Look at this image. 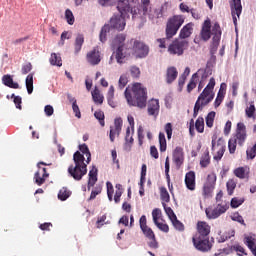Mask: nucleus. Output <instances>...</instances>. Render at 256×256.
<instances>
[{"mask_svg":"<svg viewBox=\"0 0 256 256\" xmlns=\"http://www.w3.org/2000/svg\"><path fill=\"white\" fill-rule=\"evenodd\" d=\"M139 5V0H118L117 1V9L120 15H114L110 18L109 23L105 24L100 31V41L101 43H105L107 41V34L111 29H115L116 31H125V27L127 22L125 21L126 17H129V13L131 15H135L137 10L135 7Z\"/></svg>","mask_w":256,"mask_h":256,"instance_id":"1","label":"nucleus"},{"mask_svg":"<svg viewBox=\"0 0 256 256\" xmlns=\"http://www.w3.org/2000/svg\"><path fill=\"white\" fill-rule=\"evenodd\" d=\"M79 150L81 152L76 151L73 155L74 165L68 167V174L74 181H81L87 175V165L91 163V152L87 144L79 145Z\"/></svg>","mask_w":256,"mask_h":256,"instance_id":"2","label":"nucleus"},{"mask_svg":"<svg viewBox=\"0 0 256 256\" xmlns=\"http://www.w3.org/2000/svg\"><path fill=\"white\" fill-rule=\"evenodd\" d=\"M211 35H213L211 51L212 53H215V51H217V49L219 48V43H221V26L219 25V23H215L211 29V20L207 19L202 25V29L200 31V38L202 39V41L206 42L211 39Z\"/></svg>","mask_w":256,"mask_h":256,"instance_id":"3","label":"nucleus"},{"mask_svg":"<svg viewBox=\"0 0 256 256\" xmlns=\"http://www.w3.org/2000/svg\"><path fill=\"white\" fill-rule=\"evenodd\" d=\"M132 93L134 97L131 95L129 88L125 89L124 95L130 107H139L140 109L147 107V89L143 88L141 83H135L133 85Z\"/></svg>","mask_w":256,"mask_h":256,"instance_id":"4","label":"nucleus"},{"mask_svg":"<svg viewBox=\"0 0 256 256\" xmlns=\"http://www.w3.org/2000/svg\"><path fill=\"white\" fill-rule=\"evenodd\" d=\"M215 85V78H210L209 83L200 93L195 104L199 107H202V109H204V107H207V105H209V103H211V101L215 99Z\"/></svg>","mask_w":256,"mask_h":256,"instance_id":"5","label":"nucleus"},{"mask_svg":"<svg viewBox=\"0 0 256 256\" xmlns=\"http://www.w3.org/2000/svg\"><path fill=\"white\" fill-rule=\"evenodd\" d=\"M185 23V17L183 15H174L170 17L166 23V37L167 39H173L177 35V31L181 29V26Z\"/></svg>","mask_w":256,"mask_h":256,"instance_id":"6","label":"nucleus"},{"mask_svg":"<svg viewBox=\"0 0 256 256\" xmlns=\"http://www.w3.org/2000/svg\"><path fill=\"white\" fill-rule=\"evenodd\" d=\"M127 39V35L125 34H118L115 36L112 47L116 49L115 51V59L117 63L120 65L124 63L125 57L127 54L125 53V40Z\"/></svg>","mask_w":256,"mask_h":256,"instance_id":"7","label":"nucleus"},{"mask_svg":"<svg viewBox=\"0 0 256 256\" xmlns=\"http://www.w3.org/2000/svg\"><path fill=\"white\" fill-rule=\"evenodd\" d=\"M188 48H189V41L175 39L168 46V53L170 55H177L178 57H181V55H183V53H185V50H187Z\"/></svg>","mask_w":256,"mask_h":256,"instance_id":"8","label":"nucleus"},{"mask_svg":"<svg viewBox=\"0 0 256 256\" xmlns=\"http://www.w3.org/2000/svg\"><path fill=\"white\" fill-rule=\"evenodd\" d=\"M192 242L195 249H197V251H201L202 253H207L213 248V242H210L209 237L193 236Z\"/></svg>","mask_w":256,"mask_h":256,"instance_id":"9","label":"nucleus"},{"mask_svg":"<svg viewBox=\"0 0 256 256\" xmlns=\"http://www.w3.org/2000/svg\"><path fill=\"white\" fill-rule=\"evenodd\" d=\"M41 165L46 166V165H51V164H47L43 161L38 162V164H37L38 171L34 174V182L39 187H41V185H43L45 183V181L47 180V178L49 177V173H47V168H41Z\"/></svg>","mask_w":256,"mask_h":256,"instance_id":"10","label":"nucleus"},{"mask_svg":"<svg viewBox=\"0 0 256 256\" xmlns=\"http://www.w3.org/2000/svg\"><path fill=\"white\" fill-rule=\"evenodd\" d=\"M227 209H229V206L227 204H218L217 207H215L214 209L206 208L205 213L209 219H217L221 217L223 213H226Z\"/></svg>","mask_w":256,"mask_h":256,"instance_id":"11","label":"nucleus"},{"mask_svg":"<svg viewBox=\"0 0 256 256\" xmlns=\"http://www.w3.org/2000/svg\"><path fill=\"white\" fill-rule=\"evenodd\" d=\"M133 50L136 57H139L140 59L149 55V46L139 40L134 41Z\"/></svg>","mask_w":256,"mask_h":256,"instance_id":"12","label":"nucleus"},{"mask_svg":"<svg viewBox=\"0 0 256 256\" xmlns=\"http://www.w3.org/2000/svg\"><path fill=\"white\" fill-rule=\"evenodd\" d=\"M232 139H236L238 141V145L243 146L247 139V127L243 122H239L237 124L236 135L232 137Z\"/></svg>","mask_w":256,"mask_h":256,"instance_id":"13","label":"nucleus"},{"mask_svg":"<svg viewBox=\"0 0 256 256\" xmlns=\"http://www.w3.org/2000/svg\"><path fill=\"white\" fill-rule=\"evenodd\" d=\"M142 233L145 235V238L149 240L148 245L151 249H158L159 242H157V238L155 237V232L149 226L142 229Z\"/></svg>","mask_w":256,"mask_h":256,"instance_id":"14","label":"nucleus"},{"mask_svg":"<svg viewBox=\"0 0 256 256\" xmlns=\"http://www.w3.org/2000/svg\"><path fill=\"white\" fill-rule=\"evenodd\" d=\"M123 127V119L121 118H116L114 120V127L111 126L110 127V141L111 143L115 142V137H119V135H121V129Z\"/></svg>","mask_w":256,"mask_h":256,"instance_id":"15","label":"nucleus"},{"mask_svg":"<svg viewBox=\"0 0 256 256\" xmlns=\"http://www.w3.org/2000/svg\"><path fill=\"white\" fill-rule=\"evenodd\" d=\"M194 237H209L211 226L205 221H198Z\"/></svg>","mask_w":256,"mask_h":256,"instance_id":"16","label":"nucleus"},{"mask_svg":"<svg viewBox=\"0 0 256 256\" xmlns=\"http://www.w3.org/2000/svg\"><path fill=\"white\" fill-rule=\"evenodd\" d=\"M136 13L132 14L133 17L135 15H150L151 14V1L150 0H142V4L140 5L139 8V0H138V5L135 7Z\"/></svg>","mask_w":256,"mask_h":256,"instance_id":"17","label":"nucleus"},{"mask_svg":"<svg viewBox=\"0 0 256 256\" xmlns=\"http://www.w3.org/2000/svg\"><path fill=\"white\" fill-rule=\"evenodd\" d=\"M231 4V13L234 25H237V17H241V13L243 11V6L241 5V0H232Z\"/></svg>","mask_w":256,"mask_h":256,"instance_id":"18","label":"nucleus"},{"mask_svg":"<svg viewBox=\"0 0 256 256\" xmlns=\"http://www.w3.org/2000/svg\"><path fill=\"white\" fill-rule=\"evenodd\" d=\"M86 61L93 66L99 65V63H101V52H99V49L94 48L88 52L86 55Z\"/></svg>","mask_w":256,"mask_h":256,"instance_id":"19","label":"nucleus"},{"mask_svg":"<svg viewBox=\"0 0 256 256\" xmlns=\"http://www.w3.org/2000/svg\"><path fill=\"white\" fill-rule=\"evenodd\" d=\"M160 109L161 106L159 105V99H151L150 101H148V115L157 118L159 116Z\"/></svg>","mask_w":256,"mask_h":256,"instance_id":"20","label":"nucleus"},{"mask_svg":"<svg viewBox=\"0 0 256 256\" xmlns=\"http://www.w3.org/2000/svg\"><path fill=\"white\" fill-rule=\"evenodd\" d=\"M173 161L176 167H180L183 165V161H185V153L183 152L182 147H176L173 151Z\"/></svg>","mask_w":256,"mask_h":256,"instance_id":"21","label":"nucleus"},{"mask_svg":"<svg viewBox=\"0 0 256 256\" xmlns=\"http://www.w3.org/2000/svg\"><path fill=\"white\" fill-rule=\"evenodd\" d=\"M185 185L189 191H195L196 183H195V172L189 171L185 175Z\"/></svg>","mask_w":256,"mask_h":256,"instance_id":"22","label":"nucleus"},{"mask_svg":"<svg viewBox=\"0 0 256 256\" xmlns=\"http://www.w3.org/2000/svg\"><path fill=\"white\" fill-rule=\"evenodd\" d=\"M179 72L175 66H170L166 70V83L171 85L175 79H177Z\"/></svg>","mask_w":256,"mask_h":256,"instance_id":"23","label":"nucleus"},{"mask_svg":"<svg viewBox=\"0 0 256 256\" xmlns=\"http://www.w3.org/2000/svg\"><path fill=\"white\" fill-rule=\"evenodd\" d=\"M217 149V153L214 155V161H221L223 159V155H225V146L221 144H217L215 146V140H212V151Z\"/></svg>","mask_w":256,"mask_h":256,"instance_id":"24","label":"nucleus"},{"mask_svg":"<svg viewBox=\"0 0 256 256\" xmlns=\"http://www.w3.org/2000/svg\"><path fill=\"white\" fill-rule=\"evenodd\" d=\"M244 245L248 247L251 251L252 255L256 256V238L253 236H245L244 237Z\"/></svg>","mask_w":256,"mask_h":256,"instance_id":"25","label":"nucleus"},{"mask_svg":"<svg viewBox=\"0 0 256 256\" xmlns=\"http://www.w3.org/2000/svg\"><path fill=\"white\" fill-rule=\"evenodd\" d=\"M193 34V23H188L180 30V40L187 39Z\"/></svg>","mask_w":256,"mask_h":256,"instance_id":"26","label":"nucleus"},{"mask_svg":"<svg viewBox=\"0 0 256 256\" xmlns=\"http://www.w3.org/2000/svg\"><path fill=\"white\" fill-rule=\"evenodd\" d=\"M2 83L10 89H19V83L13 81V76L6 74L2 77Z\"/></svg>","mask_w":256,"mask_h":256,"instance_id":"27","label":"nucleus"},{"mask_svg":"<svg viewBox=\"0 0 256 256\" xmlns=\"http://www.w3.org/2000/svg\"><path fill=\"white\" fill-rule=\"evenodd\" d=\"M209 75H211L209 70L200 68L196 73L193 74V77L196 78V80L203 81L205 83Z\"/></svg>","mask_w":256,"mask_h":256,"instance_id":"28","label":"nucleus"},{"mask_svg":"<svg viewBox=\"0 0 256 256\" xmlns=\"http://www.w3.org/2000/svg\"><path fill=\"white\" fill-rule=\"evenodd\" d=\"M88 185H87V188H88V191H91V187H95V183H97V168L96 167H93V169H91L89 171V174H88Z\"/></svg>","mask_w":256,"mask_h":256,"instance_id":"29","label":"nucleus"},{"mask_svg":"<svg viewBox=\"0 0 256 256\" xmlns=\"http://www.w3.org/2000/svg\"><path fill=\"white\" fill-rule=\"evenodd\" d=\"M92 99L96 105H103V101H105V97H103V94L97 88L92 91Z\"/></svg>","mask_w":256,"mask_h":256,"instance_id":"30","label":"nucleus"},{"mask_svg":"<svg viewBox=\"0 0 256 256\" xmlns=\"http://www.w3.org/2000/svg\"><path fill=\"white\" fill-rule=\"evenodd\" d=\"M211 163V156L209 155V149H206L200 158V167H209Z\"/></svg>","mask_w":256,"mask_h":256,"instance_id":"31","label":"nucleus"},{"mask_svg":"<svg viewBox=\"0 0 256 256\" xmlns=\"http://www.w3.org/2000/svg\"><path fill=\"white\" fill-rule=\"evenodd\" d=\"M83 43H85V37L83 36V34H78L74 43V49L76 54L81 51Z\"/></svg>","mask_w":256,"mask_h":256,"instance_id":"32","label":"nucleus"},{"mask_svg":"<svg viewBox=\"0 0 256 256\" xmlns=\"http://www.w3.org/2000/svg\"><path fill=\"white\" fill-rule=\"evenodd\" d=\"M50 65L62 67L63 60H61V56L57 55V53H52L50 57Z\"/></svg>","mask_w":256,"mask_h":256,"instance_id":"33","label":"nucleus"},{"mask_svg":"<svg viewBox=\"0 0 256 256\" xmlns=\"http://www.w3.org/2000/svg\"><path fill=\"white\" fill-rule=\"evenodd\" d=\"M195 129L198 133H203L205 131V119L199 116L195 122Z\"/></svg>","mask_w":256,"mask_h":256,"instance_id":"34","label":"nucleus"},{"mask_svg":"<svg viewBox=\"0 0 256 256\" xmlns=\"http://www.w3.org/2000/svg\"><path fill=\"white\" fill-rule=\"evenodd\" d=\"M159 145L161 153H165L167 151V139L165 138V133H159Z\"/></svg>","mask_w":256,"mask_h":256,"instance_id":"35","label":"nucleus"},{"mask_svg":"<svg viewBox=\"0 0 256 256\" xmlns=\"http://www.w3.org/2000/svg\"><path fill=\"white\" fill-rule=\"evenodd\" d=\"M69 197H71V191H69L65 187L60 189V191L58 193V199H60V201H67V199H69Z\"/></svg>","mask_w":256,"mask_h":256,"instance_id":"36","label":"nucleus"},{"mask_svg":"<svg viewBox=\"0 0 256 256\" xmlns=\"http://www.w3.org/2000/svg\"><path fill=\"white\" fill-rule=\"evenodd\" d=\"M231 251H235L238 256H247V250L240 244H234L231 246Z\"/></svg>","mask_w":256,"mask_h":256,"instance_id":"37","label":"nucleus"},{"mask_svg":"<svg viewBox=\"0 0 256 256\" xmlns=\"http://www.w3.org/2000/svg\"><path fill=\"white\" fill-rule=\"evenodd\" d=\"M160 198L163 203H169L171 201V196H169V192L167 191V188L161 187L160 188Z\"/></svg>","mask_w":256,"mask_h":256,"instance_id":"38","label":"nucleus"},{"mask_svg":"<svg viewBox=\"0 0 256 256\" xmlns=\"http://www.w3.org/2000/svg\"><path fill=\"white\" fill-rule=\"evenodd\" d=\"M103 191L102 185H97L90 194V197L88 198V201H93V199L97 198V195H101V192Z\"/></svg>","mask_w":256,"mask_h":256,"instance_id":"39","label":"nucleus"},{"mask_svg":"<svg viewBox=\"0 0 256 256\" xmlns=\"http://www.w3.org/2000/svg\"><path fill=\"white\" fill-rule=\"evenodd\" d=\"M228 195H233V191H235V188L237 187V181L235 179H229L226 183Z\"/></svg>","mask_w":256,"mask_h":256,"instance_id":"40","label":"nucleus"},{"mask_svg":"<svg viewBox=\"0 0 256 256\" xmlns=\"http://www.w3.org/2000/svg\"><path fill=\"white\" fill-rule=\"evenodd\" d=\"M128 83H129V78L127 77V74H123L119 78L118 88L123 90V89H125V87H127Z\"/></svg>","mask_w":256,"mask_h":256,"instance_id":"41","label":"nucleus"},{"mask_svg":"<svg viewBox=\"0 0 256 256\" xmlns=\"http://www.w3.org/2000/svg\"><path fill=\"white\" fill-rule=\"evenodd\" d=\"M65 19H66L68 25H74L75 16L73 15V11H71V9L65 10Z\"/></svg>","mask_w":256,"mask_h":256,"instance_id":"42","label":"nucleus"},{"mask_svg":"<svg viewBox=\"0 0 256 256\" xmlns=\"http://www.w3.org/2000/svg\"><path fill=\"white\" fill-rule=\"evenodd\" d=\"M229 153L233 155L237 151V138H230L228 141Z\"/></svg>","mask_w":256,"mask_h":256,"instance_id":"43","label":"nucleus"},{"mask_svg":"<svg viewBox=\"0 0 256 256\" xmlns=\"http://www.w3.org/2000/svg\"><path fill=\"white\" fill-rule=\"evenodd\" d=\"M26 88L28 95H31V93H33V74H29L26 77Z\"/></svg>","mask_w":256,"mask_h":256,"instance_id":"44","label":"nucleus"},{"mask_svg":"<svg viewBox=\"0 0 256 256\" xmlns=\"http://www.w3.org/2000/svg\"><path fill=\"white\" fill-rule=\"evenodd\" d=\"M235 177L238 179H245L247 177V172H245V167H238L234 170Z\"/></svg>","mask_w":256,"mask_h":256,"instance_id":"45","label":"nucleus"},{"mask_svg":"<svg viewBox=\"0 0 256 256\" xmlns=\"http://www.w3.org/2000/svg\"><path fill=\"white\" fill-rule=\"evenodd\" d=\"M162 206L164 207V211H165L166 215L169 217L170 221L172 219H175V217H177V215H175V212L173 211V209L171 207H168L165 202H162Z\"/></svg>","mask_w":256,"mask_h":256,"instance_id":"46","label":"nucleus"},{"mask_svg":"<svg viewBox=\"0 0 256 256\" xmlns=\"http://www.w3.org/2000/svg\"><path fill=\"white\" fill-rule=\"evenodd\" d=\"M173 224V227L177 230V231H185V225H183L181 223V221H179L177 219V216L174 217L172 220H170Z\"/></svg>","mask_w":256,"mask_h":256,"instance_id":"47","label":"nucleus"},{"mask_svg":"<svg viewBox=\"0 0 256 256\" xmlns=\"http://www.w3.org/2000/svg\"><path fill=\"white\" fill-rule=\"evenodd\" d=\"M197 83H199V81L197 80L196 77H194L192 75V77L187 85V93H191V91H193V89H195L197 87Z\"/></svg>","mask_w":256,"mask_h":256,"instance_id":"48","label":"nucleus"},{"mask_svg":"<svg viewBox=\"0 0 256 256\" xmlns=\"http://www.w3.org/2000/svg\"><path fill=\"white\" fill-rule=\"evenodd\" d=\"M255 111H256L255 105L250 104V106L245 109L246 117H248V119H254Z\"/></svg>","mask_w":256,"mask_h":256,"instance_id":"49","label":"nucleus"},{"mask_svg":"<svg viewBox=\"0 0 256 256\" xmlns=\"http://www.w3.org/2000/svg\"><path fill=\"white\" fill-rule=\"evenodd\" d=\"M94 117L99 120L101 127H105V113H103V111H96Z\"/></svg>","mask_w":256,"mask_h":256,"instance_id":"50","label":"nucleus"},{"mask_svg":"<svg viewBox=\"0 0 256 256\" xmlns=\"http://www.w3.org/2000/svg\"><path fill=\"white\" fill-rule=\"evenodd\" d=\"M211 193H213V184L206 183L203 186V196L211 197Z\"/></svg>","mask_w":256,"mask_h":256,"instance_id":"51","label":"nucleus"},{"mask_svg":"<svg viewBox=\"0 0 256 256\" xmlns=\"http://www.w3.org/2000/svg\"><path fill=\"white\" fill-rule=\"evenodd\" d=\"M164 131L167 135V139L170 140L171 137H173V124L171 122H168L164 126Z\"/></svg>","mask_w":256,"mask_h":256,"instance_id":"52","label":"nucleus"},{"mask_svg":"<svg viewBox=\"0 0 256 256\" xmlns=\"http://www.w3.org/2000/svg\"><path fill=\"white\" fill-rule=\"evenodd\" d=\"M107 187V195L109 201H113V194L115 193V189L113 188V184L111 182L106 183Z\"/></svg>","mask_w":256,"mask_h":256,"instance_id":"53","label":"nucleus"},{"mask_svg":"<svg viewBox=\"0 0 256 256\" xmlns=\"http://www.w3.org/2000/svg\"><path fill=\"white\" fill-rule=\"evenodd\" d=\"M161 215H162L161 209L155 208V209L152 211L153 223L159 222V220L161 219Z\"/></svg>","mask_w":256,"mask_h":256,"instance_id":"54","label":"nucleus"},{"mask_svg":"<svg viewBox=\"0 0 256 256\" xmlns=\"http://www.w3.org/2000/svg\"><path fill=\"white\" fill-rule=\"evenodd\" d=\"M213 123H215V112H210L206 117V125L211 128L213 127Z\"/></svg>","mask_w":256,"mask_h":256,"instance_id":"55","label":"nucleus"},{"mask_svg":"<svg viewBox=\"0 0 256 256\" xmlns=\"http://www.w3.org/2000/svg\"><path fill=\"white\" fill-rule=\"evenodd\" d=\"M223 99H225V94H223V92H218L217 97L214 101L215 109H217V107H219L221 105V103H223Z\"/></svg>","mask_w":256,"mask_h":256,"instance_id":"56","label":"nucleus"},{"mask_svg":"<svg viewBox=\"0 0 256 256\" xmlns=\"http://www.w3.org/2000/svg\"><path fill=\"white\" fill-rule=\"evenodd\" d=\"M148 17H149V19H161V17H163V10L162 9H155L154 13L152 14L150 12Z\"/></svg>","mask_w":256,"mask_h":256,"instance_id":"57","label":"nucleus"},{"mask_svg":"<svg viewBox=\"0 0 256 256\" xmlns=\"http://www.w3.org/2000/svg\"><path fill=\"white\" fill-rule=\"evenodd\" d=\"M154 225L160 230L163 231V233H169V225L161 222H155Z\"/></svg>","mask_w":256,"mask_h":256,"instance_id":"58","label":"nucleus"},{"mask_svg":"<svg viewBox=\"0 0 256 256\" xmlns=\"http://www.w3.org/2000/svg\"><path fill=\"white\" fill-rule=\"evenodd\" d=\"M169 39H171V38H167V36H166V38H158L156 40L158 43V47L160 49H167V41H169Z\"/></svg>","mask_w":256,"mask_h":256,"instance_id":"59","label":"nucleus"},{"mask_svg":"<svg viewBox=\"0 0 256 256\" xmlns=\"http://www.w3.org/2000/svg\"><path fill=\"white\" fill-rule=\"evenodd\" d=\"M244 200L239 198H232L231 200V207L232 209H237V207H240V205H243Z\"/></svg>","mask_w":256,"mask_h":256,"instance_id":"60","label":"nucleus"},{"mask_svg":"<svg viewBox=\"0 0 256 256\" xmlns=\"http://www.w3.org/2000/svg\"><path fill=\"white\" fill-rule=\"evenodd\" d=\"M130 74L134 79H137L141 75V70H139V67L132 66L130 69Z\"/></svg>","mask_w":256,"mask_h":256,"instance_id":"61","label":"nucleus"},{"mask_svg":"<svg viewBox=\"0 0 256 256\" xmlns=\"http://www.w3.org/2000/svg\"><path fill=\"white\" fill-rule=\"evenodd\" d=\"M72 109H73V112L75 113V117H77L78 119H81V110H79V106L77 105V100H74V102L72 103Z\"/></svg>","mask_w":256,"mask_h":256,"instance_id":"62","label":"nucleus"},{"mask_svg":"<svg viewBox=\"0 0 256 256\" xmlns=\"http://www.w3.org/2000/svg\"><path fill=\"white\" fill-rule=\"evenodd\" d=\"M139 225H140L141 231H142L143 229H146L147 227H149V226H147V216L142 215V216L140 217Z\"/></svg>","mask_w":256,"mask_h":256,"instance_id":"63","label":"nucleus"},{"mask_svg":"<svg viewBox=\"0 0 256 256\" xmlns=\"http://www.w3.org/2000/svg\"><path fill=\"white\" fill-rule=\"evenodd\" d=\"M232 221H237V223H240L241 225H245V220L243 219V216H241L239 213H235L232 216Z\"/></svg>","mask_w":256,"mask_h":256,"instance_id":"64","label":"nucleus"}]
</instances>
